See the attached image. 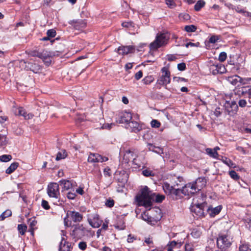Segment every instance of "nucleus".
Returning a JSON list of instances; mask_svg holds the SVG:
<instances>
[{"instance_id":"1","label":"nucleus","mask_w":251,"mask_h":251,"mask_svg":"<svg viewBox=\"0 0 251 251\" xmlns=\"http://www.w3.org/2000/svg\"><path fill=\"white\" fill-rule=\"evenodd\" d=\"M164 199V196L162 195L156 196L155 193L151 191L147 186H145L136 196L135 201L137 205L143 206L146 208L150 209L154 200L156 202H160Z\"/></svg>"},{"instance_id":"2","label":"nucleus","mask_w":251,"mask_h":251,"mask_svg":"<svg viewBox=\"0 0 251 251\" xmlns=\"http://www.w3.org/2000/svg\"><path fill=\"white\" fill-rule=\"evenodd\" d=\"M170 37L166 33H160L157 34L155 39L150 45V50H155L158 48L166 45Z\"/></svg>"},{"instance_id":"3","label":"nucleus","mask_w":251,"mask_h":251,"mask_svg":"<svg viewBox=\"0 0 251 251\" xmlns=\"http://www.w3.org/2000/svg\"><path fill=\"white\" fill-rule=\"evenodd\" d=\"M191 211L198 217H204V199L202 194L201 197L195 198L193 200Z\"/></svg>"},{"instance_id":"4","label":"nucleus","mask_w":251,"mask_h":251,"mask_svg":"<svg viewBox=\"0 0 251 251\" xmlns=\"http://www.w3.org/2000/svg\"><path fill=\"white\" fill-rule=\"evenodd\" d=\"M232 238L228 232L221 233L217 239V244L219 248L226 251L231 245Z\"/></svg>"},{"instance_id":"5","label":"nucleus","mask_w":251,"mask_h":251,"mask_svg":"<svg viewBox=\"0 0 251 251\" xmlns=\"http://www.w3.org/2000/svg\"><path fill=\"white\" fill-rule=\"evenodd\" d=\"M47 193L50 197L55 199L57 200L56 205H61L63 201L60 199L59 184L55 182L50 183L49 184L47 189Z\"/></svg>"},{"instance_id":"6","label":"nucleus","mask_w":251,"mask_h":251,"mask_svg":"<svg viewBox=\"0 0 251 251\" xmlns=\"http://www.w3.org/2000/svg\"><path fill=\"white\" fill-rule=\"evenodd\" d=\"M232 95L226 96V102L225 103V110L230 116L234 115L237 112L238 107L234 100H231Z\"/></svg>"},{"instance_id":"7","label":"nucleus","mask_w":251,"mask_h":251,"mask_svg":"<svg viewBox=\"0 0 251 251\" xmlns=\"http://www.w3.org/2000/svg\"><path fill=\"white\" fill-rule=\"evenodd\" d=\"M137 157V151L135 149L127 150L125 151L124 155V160L126 163L131 162L132 164L135 165V168H139L141 164L137 162L136 157Z\"/></svg>"},{"instance_id":"8","label":"nucleus","mask_w":251,"mask_h":251,"mask_svg":"<svg viewBox=\"0 0 251 251\" xmlns=\"http://www.w3.org/2000/svg\"><path fill=\"white\" fill-rule=\"evenodd\" d=\"M161 75L157 80V84L162 86H167L171 82V74L167 67H163L161 70Z\"/></svg>"},{"instance_id":"9","label":"nucleus","mask_w":251,"mask_h":251,"mask_svg":"<svg viewBox=\"0 0 251 251\" xmlns=\"http://www.w3.org/2000/svg\"><path fill=\"white\" fill-rule=\"evenodd\" d=\"M88 222L93 227L98 228L101 225L102 221L97 214L91 213L88 215Z\"/></svg>"},{"instance_id":"10","label":"nucleus","mask_w":251,"mask_h":251,"mask_svg":"<svg viewBox=\"0 0 251 251\" xmlns=\"http://www.w3.org/2000/svg\"><path fill=\"white\" fill-rule=\"evenodd\" d=\"M108 160L106 156H102L98 153H91L88 157L87 161L90 163L104 162Z\"/></svg>"},{"instance_id":"11","label":"nucleus","mask_w":251,"mask_h":251,"mask_svg":"<svg viewBox=\"0 0 251 251\" xmlns=\"http://www.w3.org/2000/svg\"><path fill=\"white\" fill-rule=\"evenodd\" d=\"M55 55L54 52H52L48 50H43L41 52L40 57L41 58L47 66H49L51 63L50 58Z\"/></svg>"},{"instance_id":"12","label":"nucleus","mask_w":251,"mask_h":251,"mask_svg":"<svg viewBox=\"0 0 251 251\" xmlns=\"http://www.w3.org/2000/svg\"><path fill=\"white\" fill-rule=\"evenodd\" d=\"M132 119V115L130 112H122L118 115L117 121L119 123L124 124L126 126Z\"/></svg>"},{"instance_id":"13","label":"nucleus","mask_w":251,"mask_h":251,"mask_svg":"<svg viewBox=\"0 0 251 251\" xmlns=\"http://www.w3.org/2000/svg\"><path fill=\"white\" fill-rule=\"evenodd\" d=\"M86 231V228L82 225H77L74 227L71 235L75 237H80L85 234Z\"/></svg>"},{"instance_id":"14","label":"nucleus","mask_w":251,"mask_h":251,"mask_svg":"<svg viewBox=\"0 0 251 251\" xmlns=\"http://www.w3.org/2000/svg\"><path fill=\"white\" fill-rule=\"evenodd\" d=\"M194 185L192 183H188L183 187L181 193L185 196L188 197L193 195L196 193Z\"/></svg>"},{"instance_id":"15","label":"nucleus","mask_w":251,"mask_h":251,"mask_svg":"<svg viewBox=\"0 0 251 251\" xmlns=\"http://www.w3.org/2000/svg\"><path fill=\"white\" fill-rule=\"evenodd\" d=\"M135 50V48L133 46H120L118 49V52L119 54L124 55L133 53Z\"/></svg>"},{"instance_id":"16","label":"nucleus","mask_w":251,"mask_h":251,"mask_svg":"<svg viewBox=\"0 0 251 251\" xmlns=\"http://www.w3.org/2000/svg\"><path fill=\"white\" fill-rule=\"evenodd\" d=\"M67 217H70L74 222H79L82 220V215L78 212L68 211Z\"/></svg>"},{"instance_id":"17","label":"nucleus","mask_w":251,"mask_h":251,"mask_svg":"<svg viewBox=\"0 0 251 251\" xmlns=\"http://www.w3.org/2000/svg\"><path fill=\"white\" fill-rule=\"evenodd\" d=\"M71 244L62 237L59 244L58 251H71Z\"/></svg>"},{"instance_id":"18","label":"nucleus","mask_w":251,"mask_h":251,"mask_svg":"<svg viewBox=\"0 0 251 251\" xmlns=\"http://www.w3.org/2000/svg\"><path fill=\"white\" fill-rule=\"evenodd\" d=\"M126 127L127 129L131 130V131L135 133L140 131L142 129V126L140 124L135 121H130L129 123L126 126Z\"/></svg>"},{"instance_id":"19","label":"nucleus","mask_w":251,"mask_h":251,"mask_svg":"<svg viewBox=\"0 0 251 251\" xmlns=\"http://www.w3.org/2000/svg\"><path fill=\"white\" fill-rule=\"evenodd\" d=\"M16 115L22 116L24 117L25 120L31 119L33 117V115L32 113H26L25 110L21 107L17 108L15 111Z\"/></svg>"},{"instance_id":"20","label":"nucleus","mask_w":251,"mask_h":251,"mask_svg":"<svg viewBox=\"0 0 251 251\" xmlns=\"http://www.w3.org/2000/svg\"><path fill=\"white\" fill-rule=\"evenodd\" d=\"M141 217L143 220L147 222L148 223L154 224V222H156L161 219V216L159 214L158 217H156L154 220H153V218L149 215L148 213L145 212L141 214Z\"/></svg>"},{"instance_id":"21","label":"nucleus","mask_w":251,"mask_h":251,"mask_svg":"<svg viewBox=\"0 0 251 251\" xmlns=\"http://www.w3.org/2000/svg\"><path fill=\"white\" fill-rule=\"evenodd\" d=\"M222 206L218 205L215 207H209L207 209V212L210 217H214L218 215L221 211Z\"/></svg>"},{"instance_id":"22","label":"nucleus","mask_w":251,"mask_h":251,"mask_svg":"<svg viewBox=\"0 0 251 251\" xmlns=\"http://www.w3.org/2000/svg\"><path fill=\"white\" fill-rule=\"evenodd\" d=\"M227 80L233 85H237L238 82L243 83V79L237 75L229 76L227 78Z\"/></svg>"},{"instance_id":"23","label":"nucleus","mask_w":251,"mask_h":251,"mask_svg":"<svg viewBox=\"0 0 251 251\" xmlns=\"http://www.w3.org/2000/svg\"><path fill=\"white\" fill-rule=\"evenodd\" d=\"M203 180L204 178L199 177L195 182L192 183L195 186L194 188H195L196 192L201 190L204 187Z\"/></svg>"},{"instance_id":"24","label":"nucleus","mask_w":251,"mask_h":251,"mask_svg":"<svg viewBox=\"0 0 251 251\" xmlns=\"http://www.w3.org/2000/svg\"><path fill=\"white\" fill-rule=\"evenodd\" d=\"M181 193V190L178 188H174L171 194H170L169 196L173 199H178L180 197V194Z\"/></svg>"},{"instance_id":"25","label":"nucleus","mask_w":251,"mask_h":251,"mask_svg":"<svg viewBox=\"0 0 251 251\" xmlns=\"http://www.w3.org/2000/svg\"><path fill=\"white\" fill-rule=\"evenodd\" d=\"M162 187L164 192L168 196L171 194V191H172L174 188L173 186H171L170 184L167 182H164L163 184Z\"/></svg>"},{"instance_id":"26","label":"nucleus","mask_w":251,"mask_h":251,"mask_svg":"<svg viewBox=\"0 0 251 251\" xmlns=\"http://www.w3.org/2000/svg\"><path fill=\"white\" fill-rule=\"evenodd\" d=\"M206 153L211 157L215 159H219V154L217 151L211 148H207L206 150Z\"/></svg>"},{"instance_id":"27","label":"nucleus","mask_w":251,"mask_h":251,"mask_svg":"<svg viewBox=\"0 0 251 251\" xmlns=\"http://www.w3.org/2000/svg\"><path fill=\"white\" fill-rule=\"evenodd\" d=\"M19 163L18 162L12 163L10 166L6 170L5 173L7 174L12 173L18 167Z\"/></svg>"},{"instance_id":"28","label":"nucleus","mask_w":251,"mask_h":251,"mask_svg":"<svg viewBox=\"0 0 251 251\" xmlns=\"http://www.w3.org/2000/svg\"><path fill=\"white\" fill-rule=\"evenodd\" d=\"M60 185H63L62 189L64 190H68L72 187V184L69 180H61L59 181Z\"/></svg>"},{"instance_id":"29","label":"nucleus","mask_w":251,"mask_h":251,"mask_svg":"<svg viewBox=\"0 0 251 251\" xmlns=\"http://www.w3.org/2000/svg\"><path fill=\"white\" fill-rule=\"evenodd\" d=\"M123 27L127 28L129 31L134 30L135 25L131 22H125L122 24Z\"/></svg>"},{"instance_id":"30","label":"nucleus","mask_w":251,"mask_h":251,"mask_svg":"<svg viewBox=\"0 0 251 251\" xmlns=\"http://www.w3.org/2000/svg\"><path fill=\"white\" fill-rule=\"evenodd\" d=\"M67 156V153L65 150H63L61 151H59L56 155V160H60L61 159H63L65 158Z\"/></svg>"},{"instance_id":"31","label":"nucleus","mask_w":251,"mask_h":251,"mask_svg":"<svg viewBox=\"0 0 251 251\" xmlns=\"http://www.w3.org/2000/svg\"><path fill=\"white\" fill-rule=\"evenodd\" d=\"M207 92L208 94L206 95L207 97L210 98L211 100L213 101H215V92L213 89H210L209 88H205V92Z\"/></svg>"},{"instance_id":"32","label":"nucleus","mask_w":251,"mask_h":251,"mask_svg":"<svg viewBox=\"0 0 251 251\" xmlns=\"http://www.w3.org/2000/svg\"><path fill=\"white\" fill-rule=\"evenodd\" d=\"M114 226L116 228L119 230H123L126 227L125 222L122 219L120 220Z\"/></svg>"},{"instance_id":"33","label":"nucleus","mask_w":251,"mask_h":251,"mask_svg":"<svg viewBox=\"0 0 251 251\" xmlns=\"http://www.w3.org/2000/svg\"><path fill=\"white\" fill-rule=\"evenodd\" d=\"M220 159L228 166L230 167H232L233 166L234 163L230 159L226 157L222 156V158Z\"/></svg>"},{"instance_id":"34","label":"nucleus","mask_w":251,"mask_h":251,"mask_svg":"<svg viewBox=\"0 0 251 251\" xmlns=\"http://www.w3.org/2000/svg\"><path fill=\"white\" fill-rule=\"evenodd\" d=\"M239 251H251V246L248 244H242L239 247Z\"/></svg>"},{"instance_id":"35","label":"nucleus","mask_w":251,"mask_h":251,"mask_svg":"<svg viewBox=\"0 0 251 251\" xmlns=\"http://www.w3.org/2000/svg\"><path fill=\"white\" fill-rule=\"evenodd\" d=\"M12 159V156L9 154H4L0 156V160L1 162H7Z\"/></svg>"},{"instance_id":"36","label":"nucleus","mask_w":251,"mask_h":251,"mask_svg":"<svg viewBox=\"0 0 251 251\" xmlns=\"http://www.w3.org/2000/svg\"><path fill=\"white\" fill-rule=\"evenodd\" d=\"M29 226L30 227V229H29V231L31 233V234H33V230H34V227L36 226L37 224V221L35 220L34 219L32 220L30 219L29 220Z\"/></svg>"},{"instance_id":"37","label":"nucleus","mask_w":251,"mask_h":251,"mask_svg":"<svg viewBox=\"0 0 251 251\" xmlns=\"http://www.w3.org/2000/svg\"><path fill=\"white\" fill-rule=\"evenodd\" d=\"M18 229L19 231V232L22 234L24 235L27 229V226L25 225H19L18 226Z\"/></svg>"},{"instance_id":"38","label":"nucleus","mask_w":251,"mask_h":251,"mask_svg":"<svg viewBox=\"0 0 251 251\" xmlns=\"http://www.w3.org/2000/svg\"><path fill=\"white\" fill-rule=\"evenodd\" d=\"M209 71L210 73H212L213 75L218 74V71L217 70V64H213L210 65L209 67Z\"/></svg>"},{"instance_id":"39","label":"nucleus","mask_w":251,"mask_h":251,"mask_svg":"<svg viewBox=\"0 0 251 251\" xmlns=\"http://www.w3.org/2000/svg\"><path fill=\"white\" fill-rule=\"evenodd\" d=\"M220 39V36L219 35H214L210 37L209 39V43L214 44L218 42Z\"/></svg>"},{"instance_id":"40","label":"nucleus","mask_w":251,"mask_h":251,"mask_svg":"<svg viewBox=\"0 0 251 251\" xmlns=\"http://www.w3.org/2000/svg\"><path fill=\"white\" fill-rule=\"evenodd\" d=\"M150 150L159 154L163 153V149L158 147L153 146L152 147V149L150 148Z\"/></svg>"},{"instance_id":"41","label":"nucleus","mask_w":251,"mask_h":251,"mask_svg":"<svg viewBox=\"0 0 251 251\" xmlns=\"http://www.w3.org/2000/svg\"><path fill=\"white\" fill-rule=\"evenodd\" d=\"M153 78L152 76H148L145 77L143 80L142 81L145 84H149L151 83L153 81Z\"/></svg>"},{"instance_id":"42","label":"nucleus","mask_w":251,"mask_h":251,"mask_svg":"<svg viewBox=\"0 0 251 251\" xmlns=\"http://www.w3.org/2000/svg\"><path fill=\"white\" fill-rule=\"evenodd\" d=\"M218 74H223L226 72V69L224 65L220 63L217 64Z\"/></svg>"},{"instance_id":"43","label":"nucleus","mask_w":251,"mask_h":251,"mask_svg":"<svg viewBox=\"0 0 251 251\" xmlns=\"http://www.w3.org/2000/svg\"><path fill=\"white\" fill-rule=\"evenodd\" d=\"M151 125L152 127L158 128L160 127L161 124L157 120H152L151 122Z\"/></svg>"},{"instance_id":"44","label":"nucleus","mask_w":251,"mask_h":251,"mask_svg":"<svg viewBox=\"0 0 251 251\" xmlns=\"http://www.w3.org/2000/svg\"><path fill=\"white\" fill-rule=\"evenodd\" d=\"M196 27L194 25H189L185 26V30L188 32H194Z\"/></svg>"},{"instance_id":"45","label":"nucleus","mask_w":251,"mask_h":251,"mask_svg":"<svg viewBox=\"0 0 251 251\" xmlns=\"http://www.w3.org/2000/svg\"><path fill=\"white\" fill-rule=\"evenodd\" d=\"M204 5V2L202 0L198 1L195 5V9L196 11H199Z\"/></svg>"},{"instance_id":"46","label":"nucleus","mask_w":251,"mask_h":251,"mask_svg":"<svg viewBox=\"0 0 251 251\" xmlns=\"http://www.w3.org/2000/svg\"><path fill=\"white\" fill-rule=\"evenodd\" d=\"M230 176L234 180H238L239 178V176L237 173L234 171H231L229 172Z\"/></svg>"},{"instance_id":"47","label":"nucleus","mask_w":251,"mask_h":251,"mask_svg":"<svg viewBox=\"0 0 251 251\" xmlns=\"http://www.w3.org/2000/svg\"><path fill=\"white\" fill-rule=\"evenodd\" d=\"M47 34L49 37H54L56 34V31L53 29H49L48 30Z\"/></svg>"},{"instance_id":"48","label":"nucleus","mask_w":251,"mask_h":251,"mask_svg":"<svg viewBox=\"0 0 251 251\" xmlns=\"http://www.w3.org/2000/svg\"><path fill=\"white\" fill-rule=\"evenodd\" d=\"M166 4L169 7L173 8L176 6V3L174 0H165Z\"/></svg>"},{"instance_id":"49","label":"nucleus","mask_w":251,"mask_h":251,"mask_svg":"<svg viewBox=\"0 0 251 251\" xmlns=\"http://www.w3.org/2000/svg\"><path fill=\"white\" fill-rule=\"evenodd\" d=\"M226 53L225 52H222L219 56V60L221 62H224L226 59Z\"/></svg>"},{"instance_id":"50","label":"nucleus","mask_w":251,"mask_h":251,"mask_svg":"<svg viewBox=\"0 0 251 251\" xmlns=\"http://www.w3.org/2000/svg\"><path fill=\"white\" fill-rule=\"evenodd\" d=\"M78 246L80 250L84 251L87 248V244L85 242L81 241L78 243Z\"/></svg>"},{"instance_id":"51","label":"nucleus","mask_w":251,"mask_h":251,"mask_svg":"<svg viewBox=\"0 0 251 251\" xmlns=\"http://www.w3.org/2000/svg\"><path fill=\"white\" fill-rule=\"evenodd\" d=\"M114 201L113 200L109 199L105 201V205L108 207H112L114 206Z\"/></svg>"},{"instance_id":"52","label":"nucleus","mask_w":251,"mask_h":251,"mask_svg":"<svg viewBox=\"0 0 251 251\" xmlns=\"http://www.w3.org/2000/svg\"><path fill=\"white\" fill-rule=\"evenodd\" d=\"M142 174L146 176H153V174L152 171L146 169L142 171Z\"/></svg>"},{"instance_id":"53","label":"nucleus","mask_w":251,"mask_h":251,"mask_svg":"<svg viewBox=\"0 0 251 251\" xmlns=\"http://www.w3.org/2000/svg\"><path fill=\"white\" fill-rule=\"evenodd\" d=\"M6 142V137L4 135L0 134V146L5 145Z\"/></svg>"},{"instance_id":"54","label":"nucleus","mask_w":251,"mask_h":251,"mask_svg":"<svg viewBox=\"0 0 251 251\" xmlns=\"http://www.w3.org/2000/svg\"><path fill=\"white\" fill-rule=\"evenodd\" d=\"M230 6H231L230 7L231 8H232L233 9H235V11L238 13H244L245 12V10H244V9L241 8L239 6H234L232 5H230Z\"/></svg>"},{"instance_id":"55","label":"nucleus","mask_w":251,"mask_h":251,"mask_svg":"<svg viewBox=\"0 0 251 251\" xmlns=\"http://www.w3.org/2000/svg\"><path fill=\"white\" fill-rule=\"evenodd\" d=\"M114 126H115V124H114V123H111V124L105 123L103 125V126H102L101 127H102V128H103V129H110Z\"/></svg>"},{"instance_id":"56","label":"nucleus","mask_w":251,"mask_h":251,"mask_svg":"<svg viewBox=\"0 0 251 251\" xmlns=\"http://www.w3.org/2000/svg\"><path fill=\"white\" fill-rule=\"evenodd\" d=\"M185 251H192L194 250V246L190 243L186 244L185 245Z\"/></svg>"},{"instance_id":"57","label":"nucleus","mask_w":251,"mask_h":251,"mask_svg":"<svg viewBox=\"0 0 251 251\" xmlns=\"http://www.w3.org/2000/svg\"><path fill=\"white\" fill-rule=\"evenodd\" d=\"M103 174L106 177L111 176L110 169L109 167H106L104 169Z\"/></svg>"},{"instance_id":"58","label":"nucleus","mask_w":251,"mask_h":251,"mask_svg":"<svg viewBox=\"0 0 251 251\" xmlns=\"http://www.w3.org/2000/svg\"><path fill=\"white\" fill-rule=\"evenodd\" d=\"M42 206L44 209H45L46 210L49 209L50 207L48 202L45 200L42 201Z\"/></svg>"},{"instance_id":"59","label":"nucleus","mask_w":251,"mask_h":251,"mask_svg":"<svg viewBox=\"0 0 251 251\" xmlns=\"http://www.w3.org/2000/svg\"><path fill=\"white\" fill-rule=\"evenodd\" d=\"M177 69L178 70L182 71L185 70L186 69V65L184 63H181L178 64L177 65Z\"/></svg>"},{"instance_id":"60","label":"nucleus","mask_w":251,"mask_h":251,"mask_svg":"<svg viewBox=\"0 0 251 251\" xmlns=\"http://www.w3.org/2000/svg\"><path fill=\"white\" fill-rule=\"evenodd\" d=\"M143 76V73L142 71H139L137 72L135 75V78L136 80H139Z\"/></svg>"},{"instance_id":"61","label":"nucleus","mask_w":251,"mask_h":251,"mask_svg":"<svg viewBox=\"0 0 251 251\" xmlns=\"http://www.w3.org/2000/svg\"><path fill=\"white\" fill-rule=\"evenodd\" d=\"M238 104L239 106L244 107L247 105V101L245 100H240L238 102Z\"/></svg>"},{"instance_id":"62","label":"nucleus","mask_w":251,"mask_h":251,"mask_svg":"<svg viewBox=\"0 0 251 251\" xmlns=\"http://www.w3.org/2000/svg\"><path fill=\"white\" fill-rule=\"evenodd\" d=\"M40 53H41V52H39V51H36V50H34V51H32L30 52V55L32 56H36V57H38L40 58Z\"/></svg>"},{"instance_id":"63","label":"nucleus","mask_w":251,"mask_h":251,"mask_svg":"<svg viewBox=\"0 0 251 251\" xmlns=\"http://www.w3.org/2000/svg\"><path fill=\"white\" fill-rule=\"evenodd\" d=\"M75 196V194L73 192H69L67 194V198L70 200L74 199Z\"/></svg>"},{"instance_id":"64","label":"nucleus","mask_w":251,"mask_h":251,"mask_svg":"<svg viewBox=\"0 0 251 251\" xmlns=\"http://www.w3.org/2000/svg\"><path fill=\"white\" fill-rule=\"evenodd\" d=\"M246 225L248 227L249 229L251 231V219H247L246 220Z\"/></svg>"}]
</instances>
